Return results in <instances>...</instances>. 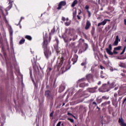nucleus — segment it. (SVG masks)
<instances>
[{"label":"nucleus","instance_id":"nucleus-1","mask_svg":"<svg viewBox=\"0 0 126 126\" xmlns=\"http://www.w3.org/2000/svg\"><path fill=\"white\" fill-rule=\"evenodd\" d=\"M44 41L42 44V48L44 50V54L46 58H48L49 56L51 55V51L50 50L48 45L50 43L52 36L49 34V37L47 33H45V36H43Z\"/></svg>","mask_w":126,"mask_h":126},{"label":"nucleus","instance_id":"nucleus-2","mask_svg":"<svg viewBox=\"0 0 126 126\" xmlns=\"http://www.w3.org/2000/svg\"><path fill=\"white\" fill-rule=\"evenodd\" d=\"M44 96L46 97L48 100H53L54 94L51 91L47 90L45 91Z\"/></svg>","mask_w":126,"mask_h":126},{"label":"nucleus","instance_id":"nucleus-3","mask_svg":"<svg viewBox=\"0 0 126 126\" xmlns=\"http://www.w3.org/2000/svg\"><path fill=\"white\" fill-rule=\"evenodd\" d=\"M112 49H113V47H112V45L110 44L108 48H105V51H106L107 54L109 55L110 56L117 55L118 54V52L116 51L117 50H114L113 52H111Z\"/></svg>","mask_w":126,"mask_h":126},{"label":"nucleus","instance_id":"nucleus-4","mask_svg":"<svg viewBox=\"0 0 126 126\" xmlns=\"http://www.w3.org/2000/svg\"><path fill=\"white\" fill-rule=\"evenodd\" d=\"M64 58L63 56L61 57V58L60 59V62L58 64H57L56 65H55V69H57V71H59L60 68L63 65V62L64 61Z\"/></svg>","mask_w":126,"mask_h":126},{"label":"nucleus","instance_id":"nucleus-5","mask_svg":"<svg viewBox=\"0 0 126 126\" xmlns=\"http://www.w3.org/2000/svg\"><path fill=\"white\" fill-rule=\"evenodd\" d=\"M71 67V65H70V61H68V63H67V66H66L65 70H63V69H64V66L62 67V68H61L62 74H63V72H65V71H66L68 70H69L70 68Z\"/></svg>","mask_w":126,"mask_h":126},{"label":"nucleus","instance_id":"nucleus-6","mask_svg":"<svg viewBox=\"0 0 126 126\" xmlns=\"http://www.w3.org/2000/svg\"><path fill=\"white\" fill-rule=\"evenodd\" d=\"M56 44L54 45V49L55 50H56V53H57V54H58V53H60V48H59V40L58 39H56Z\"/></svg>","mask_w":126,"mask_h":126},{"label":"nucleus","instance_id":"nucleus-7","mask_svg":"<svg viewBox=\"0 0 126 126\" xmlns=\"http://www.w3.org/2000/svg\"><path fill=\"white\" fill-rule=\"evenodd\" d=\"M66 5V2L65 1H62L59 2L58 4V7H57V9L58 10H60L62 9V7Z\"/></svg>","mask_w":126,"mask_h":126},{"label":"nucleus","instance_id":"nucleus-8","mask_svg":"<svg viewBox=\"0 0 126 126\" xmlns=\"http://www.w3.org/2000/svg\"><path fill=\"white\" fill-rule=\"evenodd\" d=\"M109 85L107 84H103L101 87V89L104 91L105 92H109Z\"/></svg>","mask_w":126,"mask_h":126},{"label":"nucleus","instance_id":"nucleus-9","mask_svg":"<svg viewBox=\"0 0 126 126\" xmlns=\"http://www.w3.org/2000/svg\"><path fill=\"white\" fill-rule=\"evenodd\" d=\"M107 21L110 22V21H111V20H109V19H104V20H103L102 22H100V23L98 24L97 27H99L100 26H101V25H102V26L105 25L107 23Z\"/></svg>","mask_w":126,"mask_h":126},{"label":"nucleus","instance_id":"nucleus-10","mask_svg":"<svg viewBox=\"0 0 126 126\" xmlns=\"http://www.w3.org/2000/svg\"><path fill=\"white\" fill-rule=\"evenodd\" d=\"M78 59V56L77 55H74V58H73L71 61L73 62L72 64L74 65L75 63H76L77 62V60Z\"/></svg>","mask_w":126,"mask_h":126},{"label":"nucleus","instance_id":"nucleus-11","mask_svg":"<svg viewBox=\"0 0 126 126\" xmlns=\"http://www.w3.org/2000/svg\"><path fill=\"white\" fill-rule=\"evenodd\" d=\"M119 42H121V39L119 38V35H117L115 38V40L113 43L114 46H118Z\"/></svg>","mask_w":126,"mask_h":126},{"label":"nucleus","instance_id":"nucleus-12","mask_svg":"<svg viewBox=\"0 0 126 126\" xmlns=\"http://www.w3.org/2000/svg\"><path fill=\"white\" fill-rule=\"evenodd\" d=\"M119 123L121 125V126H126V124L125 123V121H124L122 118L119 119Z\"/></svg>","mask_w":126,"mask_h":126},{"label":"nucleus","instance_id":"nucleus-13","mask_svg":"<svg viewBox=\"0 0 126 126\" xmlns=\"http://www.w3.org/2000/svg\"><path fill=\"white\" fill-rule=\"evenodd\" d=\"M91 26V24L90 21H87L86 22V27H85V29H86V30H88L89 29H90V27Z\"/></svg>","mask_w":126,"mask_h":126},{"label":"nucleus","instance_id":"nucleus-14","mask_svg":"<svg viewBox=\"0 0 126 126\" xmlns=\"http://www.w3.org/2000/svg\"><path fill=\"white\" fill-rule=\"evenodd\" d=\"M86 78L87 80H92L93 79V76L91 74H89L88 75H87Z\"/></svg>","mask_w":126,"mask_h":126},{"label":"nucleus","instance_id":"nucleus-15","mask_svg":"<svg viewBox=\"0 0 126 126\" xmlns=\"http://www.w3.org/2000/svg\"><path fill=\"white\" fill-rule=\"evenodd\" d=\"M65 87L64 86L61 85L59 88V92L62 93L65 89Z\"/></svg>","mask_w":126,"mask_h":126},{"label":"nucleus","instance_id":"nucleus-16","mask_svg":"<svg viewBox=\"0 0 126 126\" xmlns=\"http://www.w3.org/2000/svg\"><path fill=\"white\" fill-rule=\"evenodd\" d=\"M119 66L121 67L126 68V64L123 62H120L119 63Z\"/></svg>","mask_w":126,"mask_h":126},{"label":"nucleus","instance_id":"nucleus-17","mask_svg":"<svg viewBox=\"0 0 126 126\" xmlns=\"http://www.w3.org/2000/svg\"><path fill=\"white\" fill-rule=\"evenodd\" d=\"M78 2V1H77V0H74V2H72V5H71V7H74Z\"/></svg>","mask_w":126,"mask_h":126},{"label":"nucleus","instance_id":"nucleus-18","mask_svg":"<svg viewBox=\"0 0 126 126\" xmlns=\"http://www.w3.org/2000/svg\"><path fill=\"white\" fill-rule=\"evenodd\" d=\"M36 61H37V60L35 58H33V59H32L31 60L32 63V64H36Z\"/></svg>","mask_w":126,"mask_h":126},{"label":"nucleus","instance_id":"nucleus-19","mask_svg":"<svg viewBox=\"0 0 126 126\" xmlns=\"http://www.w3.org/2000/svg\"><path fill=\"white\" fill-rule=\"evenodd\" d=\"M100 78L106 79L107 78V76L106 74H100Z\"/></svg>","mask_w":126,"mask_h":126},{"label":"nucleus","instance_id":"nucleus-20","mask_svg":"<svg viewBox=\"0 0 126 126\" xmlns=\"http://www.w3.org/2000/svg\"><path fill=\"white\" fill-rule=\"evenodd\" d=\"M25 38H26V39L29 40V41H31L32 40V37L29 35H26V36H25Z\"/></svg>","mask_w":126,"mask_h":126},{"label":"nucleus","instance_id":"nucleus-21","mask_svg":"<svg viewBox=\"0 0 126 126\" xmlns=\"http://www.w3.org/2000/svg\"><path fill=\"white\" fill-rule=\"evenodd\" d=\"M25 42V39L24 38H22L21 40L19 41V44L22 45Z\"/></svg>","mask_w":126,"mask_h":126},{"label":"nucleus","instance_id":"nucleus-22","mask_svg":"<svg viewBox=\"0 0 126 126\" xmlns=\"http://www.w3.org/2000/svg\"><path fill=\"white\" fill-rule=\"evenodd\" d=\"M79 87L81 88H84L86 87V84L84 82L80 83L79 85Z\"/></svg>","mask_w":126,"mask_h":126},{"label":"nucleus","instance_id":"nucleus-23","mask_svg":"<svg viewBox=\"0 0 126 126\" xmlns=\"http://www.w3.org/2000/svg\"><path fill=\"white\" fill-rule=\"evenodd\" d=\"M109 87L110 89H113L114 87H115V84L114 82H112L111 84H110Z\"/></svg>","mask_w":126,"mask_h":126},{"label":"nucleus","instance_id":"nucleus-24","mask_svg":"<svg viewBox=\"0 0 126 126\" xmlns=\"http://www.w3.org/2000/svg\"><path fill=\"white\" fill-rule=\"evenodd\" d=\"M121 49V46H119L118 47H115L114 48V50H115V51H120Z\"/></svg>","mask_w":126,"mask_h":126},{"label":"nucleus","instance_id":"nucleus-25","mask_svg":"<svg viewBox=\"0 0 126 126\" xmlns=\"http://www.w3.org/2000/svg\"><path fill=\"white\" fill-rule=\"evenodd\" d=\"M102 101V98H96V102H97L98 104H100Z\"/></svg>","mask_w":126,"mask_h":126},{"label":"nucleus","instance_id":"nucleus-26","mask_svg":"<svg viewBox=\"0 0 126 126\" xmlns=\"http://www.w3.org/2000/svg\"><path fill=\"white\" fill-rule=\"evenodd\" d=\"M109 98V97H107L106 96H103L102 97V98H100V99H102V100H108V99Z\"/></svg>","mask_w":126,"mask_h":126},{"label":"nucleus","instance_id":"nucleus-27","mask_svg":"<svg viewBox=\"0 0 126 126\" xmlns=\"http://www.w3.org/2000/svg\"><path fill=\"white\" fill-rule=\"evenodd\" d=\"M126 49V46H124V49L121 53V55H123L125 53Z\"/></svg>","mask_w":126,"mask_h":126},{"label":"nucleus","instance_id":"nucleus-28","mask_svg":"<svg viewBox=\"0 0 126 126\" xmlns=\"http://www.w3.org/2000/svg\"><path fill=\"white\" fill-rule=\"evenodd\" d=\"M86 81V79L85 78H82L80 79L79 81H78V83H80L82 82H84Z\"/></svg>","mask_w":126,"mask_h":126},{"label":"nucleus","instance_id":"nucleus-29","mask_svg":"<svg viewBox=\"0 0 126 126\" xmlns=\"http://www.w3.org/2000/svg\"><path fill=\"white\" fill-rule=\"evenodd\" d=\"M55 31H56V28L55 27H54L53 28V29H52L51 30V32H50L51 34H54V33L55 32Z\"/></svg>","mask_w":126,"mask_h":126},{"label":"nucleus","instance_id":"nucleus-30","mask_svg":"<svg viewBox=\"0 0 126 126\" xmlns=\"http://www.w3.org/2000/svg\"><path fill=\"white\" fill-rule=\"evenodd\" d=\"M87 64V63L86 62H83L82 63H81V65L82 66H84L85 68H86V64Z\"/></svg>","mask_w":126,"mask_h":126},{"label":"nucleus","instance_id":"nucleus-31","mask_svg":"<svg viewBox=\"0 0 126 126\" xmlns=\"http://www.w3.org/2000/svg\"><path fill=\"white\" fill-rule=\"evenodd\" d=\"M76 14H77V9L75 10L74 12H73V18L76 17Z\"/></svg>","mask_w":126,"mask_h":126},{"label":"nucleus","instance_id":"nucleus-32","mask_svg":"<svg viewBox=\"0 0 126 126\" xmlns=\"http://www.w3.org/2000/svg\"><path fill=\"white\" fill-rule=\"evenodd\" d=\"M67 120H68V121H69L70 122H71V123H74V122L73 119H70V118H67Z\"/></svg>","mask_w":126,"mask_h":126},{"label":"nucleus","instance_id":"nucleus-33","mask_svg":"<svg viewBox=\"0 0 126 126\" xmlns=\"http://www.w3.org/2000/svg\"><path fill=\"white\" fill-rule=\"evenodd\" d=\"M85 9H86L87 11H89V9H90V6L88 5H86V7H85Z\"/></svg>","mask_w":126,"mask_h":126},{"label":"nucleus","instance_id":"nucleus-34","mask_svg":"<svg viewBox=\"0 0 126 126\" xmlns=\"http://www.w3.org/2000/svg\"><path fill=\"white\" fill-rule=\"evenodd\" d=\"M70 24V22H67L65 23V25L66 26H69Z\"/></svg>","mask_w":126,"mask_h":126},{"label":"nucleus","instance_id":"nucleus-35","mask_svg":"<svg viewBox=\"0 0 126 126\" xmlns=\"http://www.w3.org/2000/svg\"><path fill=\"white\" fill-rule=\"evenodd\" d=\"M87 12L88 13V17L90 18L91 16V13L90 11H87Z\"/></svg>","mask_w":126,"mask_h":126},{"label":"nucleus","instance_id":"nucleus-36","mask_svg":"<svg viewBox=\"0 0 126 126\" xmlns=\"http://www.w3.org/2000/svg\"><path fill=\"white\" fill-rule=\"evenodd\" d=\"M23 19H24V17H21V19H20L19 24H17V26H18L19 25H20L21 22L22 21Z\"/></svg>","mask_w":126,"mask_h":126},{"label":"nucleus","instance_id":"nucleus-37","mask_svg":"<svg viewBox=\"0 0 126 126\" xmlns=\"http://www.w3.org/2000/svg\"><path fill=\"white\" fill-rule=\"evenodd\" d=\"M2 15H3V18H4V21H5V23H6V22H7V21L6 18L4 14V13H2Z\"/></svg>","mask_w":126,"mask_h":126},{"label":"nucleus","instance_id":"nucleus-38","mask_svg":"<svg viewBox=\"0 0 126 126\" xmlns=\"http://www.w3.org/2000/svg\"><path fill=\"white\" fill-rule=\"evenodd\" d=\"M93 105L94 106V107H95V106H97V103H96L95 102H93Z\"/></svg>","mask_w":126,"mask_h":126},{"label":"nucleus","instance_id":"nucleus-39","mask_svg":"<svg viewBox=\"0 0 126 126\" xmlns=\"http://www.w3.org/2000/svg\"><path fill=\"white\" fill-rule=\"evenodd\" d=\"M61 124H62V122H59L57 123L56 126H61Z\"/></svg>","mask_w":126,"mask_h":126},{"label":"nucleus","instance_id":"nucleus-40","mask_svg":"<svg viewBox=\"0 0 126 126\" xmlns=\"http://www.w3.org/2000/svg\"><path fill=\"white\" fill-rule=\"evenodd\" d=\"M53 114H54V111H52L51 113L50 114V117H53Z\"/></svg>","mask_w":126,"mask_h":126},{"label":"nucleus","instance_id":"nucleus-41","mask_svg":"<svg viewBox=\"0 0 126 126\" xmlns=\"http://www.w3.org/2000/svg\"><path fill=\"white\" fill-rule=\"evenodd\" d=\"M85 45H86V48L85 49V51H86L87 50V49L88 48V44H85Z\"/></svg>","mask_w":126,"mask_h":126},{"label":"nucleus","instance_id":"nucleus-42","mask_svg":"<svg viewBox=\"0 0 126 126\" xmlns=\"http://www.w3.org/2000/svg\"><path fill=\"white\" fill-rule=\"evenodd\" d=\"M107 103L106 102H103L102 103V104H101V106H106Z\"/></svg>","mask_w":126,"mask_h":126},{"label":"nucleus","instance_id":"nucleus-43","mask_svg":"<svg viewBox=\"0 0 126 126\" xmlns=\"http://www.w3.org/2000/svg\"><path fill=\"white\" fill-rule=\"evenodd\" d=\"M114 96L115 97V98H116L118 96V94L117 93L114 94Z\"/></svg>","mask_w":126,"mask_h":126},{"label":"nucleus","instance_id":"nucleus-44","mask_svg":"<svg viewBox=\"0 0 126 126\" xmlns=\"http://www.w3.org/2000/svg\"><path fill=\"white\" fill-rule=\"evenodd\" d=\"M62 21H65V18L64 17H62Z\"/></svg>","mask_w":126,"mask_h":126},{"label":"nucleus","instance_id":"nucleus-45","mask_svg":"<svg viewBox=\"0 0 126 126\" xmlns=\"http://www.w3.org/2000/svg\"><path fill=\"white\" fill-rule=\"evenodd\" d=\"M67 115H70V116H72V117H75L73 115H72L71 113H69V112H68Z\"/></svg>","mask_w":126,"mask_h":126},{"label":"nucleus","instance_id":"nucleus-46","mask_svg":"<svg viewBox=\"0 0 126 126\" xmlns=\"http://www.w3.org/2000/svg\"><path fill=\"white\" fill-rule=\"evenodd\" d=\"M48 71H49V72H51L52 71V68L51 67H49L47 68Z\"/></svg>","mask_w":126,"mask_h":126},{"label":"nucleus","instance_id":"nucleus-47","mask_svg":"<svg viewBox=\"0 0 126 126\" xmlns=\"http://www.w3.org/2000/svg\"><path fill=\"white\" fill-rule=\"evenodd\" d=\"M100 68L102 70H103V69H105L104 67H103L102 65H100Z\"/></svg>","mask_w":126,"mask_h":126},{"label":"nucleus","instance_id":"nucleus-48","mask_svg":"<svg viewBox=\"0 0 126 126\" xmlns=\"http://www.w3.org/2000/svg\"><path fill=\"white\" fill-rule=\"evenodd\" d=\"M105 103H106L107 104L109 105L111 103V101H108L107 102H105Z\"/></svg>","mask_w":126,"mask_h":126},{"label":"nucleus","instance_id":"nucleus-49","mask_svg":"<svg viewBox=\"0 0 126 126\" xmlns=\"http://www.w3.org/2000/svg\"><path fill=\"white\" fill-rule=\"evenodd\" d=\"M96 2H97L98 4H100V0H96Z\"/></svg>","mask_w":126,"mask_h":126},{"label":"nucleus","instance_id":"nucleus-50","mask_svg":"<svg viewBox=\"0 0 126 126\" xmlns=\"http://www.w3.org/2000/svg\"><path fill=\"white\" fill-rule=\"evenodd\" d=\"M79 11H80V12H79V13H78V14H79V15H81V14L82 13L81 9H79Z\"/></svg>","mask_w":126,"mask_h":126},{"label":"nucleus","instance_id":"nucleus-51","mask_svg":"<svg viewBox=\"0 0 126 126\" xmlns=\"http://www.w3.org/2000/svg\"><path fill=\"white\" fill-rule=\"evenodd\" d=\"M126 57H123L121 59H120V60H126Z\"/></svg>","mask_w":126,"mask_h":126},{"label":"nucleus","instance_id":"nucleus-52","mask_svg":"<svg viewBox=\"0 0 126 126\" xmlns=\"http://www.w3.org/2000/svg\"><path fill=\"white\" fill-rule=\"evenodd\" d=\"M77 17L78 20H80L81 19V17L79 15H77Z\"/></svg>","mask_w":126,"mask_h":126},{"label":"nucleus","instance_id":"nucleus-53","mask_svg":"<svg viewBox=\"0 0 126 126\" xmlns=\"http://www.w3.org/2000/svg\"><path fill=\"white\" fill-rule=\"evenodd\" d=\"M30 76H31V78H32V71H30Z\"/></svg>","mask_w":126,"mask_h":126},{"label":"nucleus","instance_id":"nucleus-54","mask_svg":"<svg viewBox=\"0 0 126 126\" xmlns=\"http://www.w3.org/2000/svg\"><path fill=\"white\" fill-rule=\"evenodd\" d=\"M37 73V70H35L34 72H33V74H36Z\"/></svg>","mask_w":126,"mask_h":126},{"label":"nucleus","instance_id":"nucleus-55","mask_svg":"<svg viewBox=\"0 0 126 126\" xmlns=\"http://www.w3.org/2000/svg\"><path fill=\"white\" fill-rule=\"evenodd\" d=\"M73 40V41H74L75 40V39L74 38H69V41H71V40Z\"/></svg>","mask_w":126,"mask_h":126},{"label":"nucleus","instance_id":"nucleus-56","mask_svg":"<svg viewBox=\"0 0 126 126\" xmlns=\"http://www.w3.org/2000/svg\"><path fill=\"white\" fill-rule=\"evenodd\" d=\"M124 25H125L126 26V19H124Z\"/></svg>","mask_w":126,"mask_h":126},{"label":"nucleus","instance_id":"nucleus-57","mask_svg":"<svg viewBox=\"0 0 126 126\" xmlns=\"http://www.w3.org/2000/svg\"><path fill=\"white\" fill-rule=\"evenodd\" d=\"M96 109H98V111H99L100 110V108L98 106H96Z\"/></svg>","mask_w":126,"mask_h":126},{"label":"nucleus","instance_id":"nucleus-58","mask_svg":"<svg viewBox=\"0 0 126 126\" xmlns=\"http://www.w3.org/2000/svg\"><path fill=\"white\" fill-rule=\"evenodd\" d=\"M121 75L122 76H125V74H124V73H121Z\"/></svg>","mask_w":126,"mask_h":126},{"label":"nucleus","instance_id":"nucleus-59","mask_svg":"<svg viewBox=\"0 0 126 126\" xmlns=\"http://www.w3.org/2000/svg\"><path fill=\"white\" fill-rule=\"evenodd\" d=\"M100 84H101V82L99 81L98 83V85H100Z\"/></svg>","mask_w":126,"mask_h":126},{"label":"nucleus","instance_id":"nucleus-60","mask_svg":"<svg viewBox=\"0 0 126 126\" xmlns=\"http://www.w3.org/2000/svg\"><path fill=\"white\" fill-rule=\"evenodd\" d=\"M126 98L124 99V100H123V104L125 103V102H126Z\"/></svg>","mask_w":126,"mask_h":126},{"label":"nucleus","instance_id":"nucleus-61","mask_svg":"<svg viewBox=\"0 0 126 126\" xmlns=\"http://www.w3.org/2000/svg\"><path fill=\"white\" fill-rule=\"evenodd\" d=\"M100 74H105V73H103V72L102 71H100Z\"/></svg>","mask_w":126,"mask_h":126},{"label":"nucleus","instance_id":"nucleus-62","mask_svg":"<svg viewBox=\"0 0 126 126\" xmlns=\"http://www.w3.org/2000/svg\"><path fill=\"white\" fill-rule=\"evenodd\" d=\"M104 57H105V58H106L107 59H108V57L106 55H105Z\"/></svg>","mask_w":126,"mask_h":126},{"label":"nucleus","instance_id":"nucleus-63","mask_svg":"<svg viewBox=\"0 0 126 126\" xmlns=\"http://www.w3.org/2000/svg\"><path fill=\"white\" fill-rule=\"evenodd\" d=\"M71 44L72 45V46H74L75 45V43L74 42H73L72 43H71Z\"/></svg>","mask_w":126,"mask_h":126},{"label":"nucleus","instance_id":"nucleus-64","mask_svg":"<svg viewBox=\"0 0 126 126\" xmlns=\"http://www.w3.org/2000/svg\"><path fill=\"white\" fill-rule=\"evenodd\" d=\"M65 20H66V21H69V18H66V19H65Z\"/></svg>","mask_w":126,"mask_h":126}]
</instances>
